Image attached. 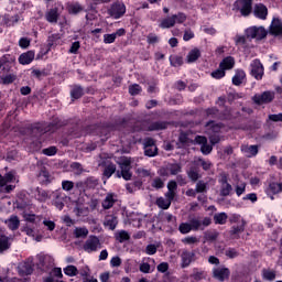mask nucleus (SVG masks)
Returning a JSON list of instances; mask_svg holds the SVG:
<instances>
[{
  "label": "nucleus",
  "instance_id": "nucleus-36",
  "mask_svg": "<svg viewBox=\"0 0 282 282\" xmlns=\"http://www.w3.org/2000/svg\"><path fill=\"white\" fill-rule=\"evenodd\" d=\"M215 224H219L220 226H224L226 221H228V214L227 213H218L214 216Z\"/></svg>",
  "mask_w": 282,
  "mask_h": 282
},
{
  "label": "nucleus",
  "instance_id": "nucleus-6",
  "mask_svg": "<svg viewBox=\"0 0 282 282\" xmlns=\"http://www.w3.org/2000/svg\"><path fill=\"white\" fill-rule=\"evenodd\" d=\"M234 8L238 10L242 17H248L250 12H252V0H237Z\"/></svg>",
  "mask_w": 282,
  "mask_h": 282
},
{
  "label": "nucleus",
  "instance_id": "nucleus-32",
  "mask_svg": "<svg viewBox=\"0 0 282 282\" xmlns=\"http://www.w3.org/2000/svg\"><path fill=\"white\" fill-rule=\"evenodd\" d=\"M268 193H271L272 195H279V193H282V182L276 183L272 182L269 184Z\"/></svg>",
  "mask_w": 282,
  "mask_h": 282
},
{
  "label": "nucleus",
  "instance_id": "nucleus-34",
  "mask_svg": "<svg viewBox=\"0 0 282 282\" xmlns=\"http://www.w3.org/2000/svg\"><path fill=\"white\" fill-rule=\"evenodd\" d=\"M104 226H106V228H109V230H116V226H118V218L113 216H108L104 223Z\"/></svg>",
  "mask_w": 282,
  "mask_h": 282
},
{
  "label": "nucleus",
  "instance_id": "nucleus-8",
  "mask_svg": "<svg viewBox=\"0 0 282 282\" xmlns=\"http://www.w3.org/2000/svg\"><path fill=\"white\" fill-rule=\"evenodd\" d=\"M218 182L220 184L221 197H228V195H230V193H232V185H230V183H228V174L221 173Z\"/></svg>",
  "mask_w": 282,
  "mask_h": 282
},
{
  "label": "nucleus",
  "instance_id": "nucleus-5",
  "mask_svg": "<svg viewBox=\"0 0 282 282\" xmlns=\"http://www.w3.org/2000/svg\"><path fill=\"white\" fill-rule=\"evenodd\" d=\"M100 248H102V243L100 242V238H98V236H89L83 246L85 252L88 253L98 252Z\"/></svg>",
  "mask_w": 282,
  "mask_h": 282
},
{
  "label": "nucleus",
  "instance_id": "nucleus-61",
  "mask_svg": "<svg viewBox=\"0 0 282 282\" xmlns=\"http://www.w3.org/2000/svg\"><path fill=\"white\" fill-rule=\"evenodd\" d=\"M1 80H2L3 85H11V83H14L15 77H14V75H6V76L1 77Z\"/></svg>",
  "mask_w": 282,
  "mask_h": 282
},
{
  "label": "nucleus",
  "instance_id": "nucleus-24",
  "mask_svg": "<svg viewBox=\"0 0 282 282\" xmlns=\"http://www.w3.org/2000/svg\"><path fill=\"white\" fill-rule=\"evenodd\" d=\"M124 272L126 274H131L138 272V262L135 260L128 259L124 262Z\"/></svg>",
  "mask_w": 282,
  "mask_h": 282
},
{
  "label": "nucleus",
  "instance_id": "nucleus-56",
  "mask_svg": "<svg viewBox=\"0 0 282 282\" xmlns=\"http://www.w3.org/2000/svg\"><path fill=\"white\" fill-rule=\"evenodd\" d=\"M110 265L111 268H120V265H122V259H120L118 256L112 257L110 260Z\"/></svg>",
  "mask_w": 282,
  "mask_h": 282
},
{
  "label": "nucleus",
  "instance_id": "nucleus-23",
  "mask_svg": "<svg viewBox=\"0 0 282 282\" xmlns=\"http://www.w3.org/2000/svg\"><path fill=\"white\" fill-rule=\"evenodd\" d=\"M241 151L247 158H254L259 153V148L257 145H242Z\"/></svg>",
  "mask_w": 282,
  "mask_h": 282
},
{
  "label": "nucleus",
  "instance_id": "nucleus-46",
  "mask_svg": "<svg viewBox=\"0 0 282 282\" xmlns=\"http://www.w3.org/2000/svg\"><path fill=\"white\" fill-rule=\"evenodd\" d=\"M39 180L43 184H47V182H50V172H47L45 169L41 170L39 173Z\"/></svg>",
  "mask_w": 282,
  "mask_h": 282
},
{
  "label": "nucleus",
  "instance_id": "nucleus-49",
  "mask_svg": "<svg viewBox=\"0 0 282 282\" xmlns=\"http://www.w3.org/2000/svg\"><path fill=\"white\" fill-rule=\"evenodd\" d=\"M178 230L182 235H188V232L193 230V227L188 223H182L178 227Z\"/></svg>",
  "mask_w": 282,
  "mask_h": 282
},
{
  "label": "nucleus",
  "instance_id": "nucleus-2",
  "mask_svg": "<svg viewBox=\"0 0 282 282\" xmlns=\"http://www.w3.org/2000/svg\"><path fill=\"white\" fill-rule=\"evenodd\" d=\"M186 21V14L184 13H177L173 14L172 17H167L163 20H161L159 28L162 30H169L171 28H174L176 23H184Z\"/></svg>",
  "mask_w": 282,
  "mask_h": 282
},
{
  "label": "nucleus",
  "instance_id": "nucleus-45",
  "mask_svg": "<svg viewBox=\"0 0 282 282\" xmlns=\"http://www.w3.org/2000/svg\"><path fill=\"white\" fill-rule=\"evenodd\" d=\"M116 173V165L113 163L108 164L104 171V176L109 180V177H111V175H113Z\"/></svg>",
  "mask_w": 282,
  "mask_h": 282
},
{
  "label": "nucleus",
  "instance_id": "nucleus-16",
  "mask_svg": "<svg viewBox=\"0 0 282 282\" xmlns=\"http://www.w3.org/2000/svg\"><path fill=\"white\" fill-rule=\"evenodd\" d=\"M253 15L256 19L265 21V19H268V7H265L263 3L256 4L253 8Z\"/></svg>",
  "mask_w": 282,
  "mask_h": 282
},
{
  "label": "nucleus",
  "instance_id": "nucleus-33",
  "mask_svg": "<svg viewBox=\"0 0 282 282\" xmlns=\"http://www.w3.org/2000/svg\"><path fill=\"white\" fill-rule=\"evenodd\" d=\"M246 80V72L243 70H237L235 76L232 77V84L236 86L241 85Z\"/></svg>",
  "mask_w": 282,
  "mask_h": 282
},
{
  "label": "nucleus",
  "instance_id": "nucleus-59",
  "mask_svg": "<svg viewBox=\"0 0 282 282\" xmlns=\"http://www.w3.org/2000/svg\"><path fill=\"white\" fill-rule=\"evenodd\" d=\"M62 188L63 191L69 192L74 189V182L72 181H63L62 182Z\"/></svg>",
  "mask_w": 282,
  "mask_h": 282
},
{
  "label": "nucleus",
  "instance_id": "nucleus-10",
  "mask_svg": "<svg viewBox=\"0 0 282 282\" xmlns=\"http://www.w3.org/2000/svg\"><path fill=\"white\" fill-rule=\"evenodd\" d=\"M250 67H251V76H253L256 80H261L264 74L263 64H261V61L253 59L251 62Z\"/></svg>",
  "mask_w": 282,
  "mask_h": 282
},
{
  "label": "nucleus",
  "instance_id": "nucleus-40",
  "mask_svg": "<svg viewBox=\"0 0 282 282\" xmlns=\"http://www.w3.org/2000/svg\"><path fill=\"white\" fill-rule=\"evenodd\" d=\"M46 21L48 23H56L58 21V11L56 9H52L46 13Z\"/></svg>",
  "mask_w": 282,
  "mask_h": 282
},
{
  "label": "nucleus",
  "instance_id": "nucleus-13",
  "mask_svg": "<svg viewBox=\"0 0 282 282\" xmlns=\"http://www.w3.org/2000/svg\"><path fill=\"white\" fill-rule=\"evenodd\" d=\"M127 12V7L124 3H115L108 10V14L112 17V19H120Z\"/></svg>",
  "mask_w": 282,
  "mask_h": 282
},
{
  "label": "nucleus",
  "instance_id": "nucleus-14",
  "mask_svg": "<svg viewBox=\"0 0 282 282\" xmlns=\"http://www.w3.org/2000/svg\"><path fill=\"white\" fill-rule=\"evenodd\" d=\"M196 144H200V151L203 155H208L213 152V145H208V139L206 137L197 135L194 140Z\"/></svg>",
  "mask_w": 282,
  "mask_h": 282
},
{
  "label": "nucleus",
  "instance_id": "nucleus-11",
  "mask_svg": "<svg viewBox=\"0 0 282 282\" xmlns=\"http://www.w3.org/2000/svg\"><path fill=\"white\" fill-rule=\"evenodd\" d=\"M144 153L148 158H155L158 155V147L155 145V141L151 138H147L143 141Z\"/></svg>",
  "mask_w": 282,
  "mask_h": 282
},
{
  "label": "nucleus",
  "instance_id": "nucleus-57",
  "mask_svg": "<svg viewBox=\"0 0 282 282\" xmlns=\"http://www.w3.org/2000/svg\"><path fill=\"white\" fill-rule=\"evenodd\" d=\"M104 43H106V45H109L111 43H116V34L115 33L105 34L104 35Z\"/></svg>",
  "mask_w": 282,
  "mask_h": 282
},
{
  "label": "nucleus",
  "instance_id": "nucleus-22",
  "mask_svg": "<svg viewBox=\"0 0 282 282\" xmlns=\"http://www.w3.org/2000/svg\"><path fill=\"white\" fill-rule=\"evenodd\" d=\"M34 61V51H28L26 53H23L19 57L20 65H30Z\"/></svg>",
  "mask_w": 282,
  "mask_h": 282
},
{
  "label": "nucleus",
  "instance_id": "nucleus-35",
  "mask_svg": "<svg viewBox=\"0 0 282 282\" xmlns=\"http://www.w3.org/2000/svg\"><path fill=\"white\" fill-rule=\"evenodd\" d=\"M194 162L197 166H202L204 171H210V166H213V163L210 161H206L202 158L195 159Z\"/></svg>",
  "mask_w": 282,
  "mask_h": 282
},
{
  "label": "nucleus",
  "instance_id": "nucleus-28",
  "mask_svg": "<svg viewBox=\"0 0 282 282\" xmlns=\"http://www.w3.org/2000/svg\"><path fill=\"white\" fill-rule=\"evenodd\" d=\"M194 257L195 254L193 252H188V251L183 252L181 256L182 268H188V265H191V263L193 262Z\"/></svg>",
  "mask_w": 282,
  "mask_h": 282
},
{
  "label": "nucleus",
  "instance_id": "nucleus-29",
  "mask_svg": "<svg viewBox=\"0 0 282 282\" xmlns=\"http://www.w3.org/2000/svg\"><path fill=\"white\" fill-rule=\"evenodd\" d=\"M73 235L76 239H85L89 235V229L87 227H76Z\"/></svg>",
  "mask_w": 282,
  "mask_h": 282
},
{
  "label": "nucleus",
  "instance_id": "nucleus-18",
  "mask_svg": "<svg viewBox=\"0 0 282 282\" xmlns=\"http://www.w3.org/2000/svg\"><path fill=\"white\" fill-rule=\"evenodd\" d=\"M214 278L218 281H226L230 276V270L228 268H216L213 271Z\"/></svg>",
  "mask_w": 282,
  "mask_h": 282
},
{
  "label": "nucleus",
  "instance_id": "nucleus-37",
  "mask_svg": "<svg viewBox=\"0 0 282 282\" xmlns=\"http://www.w3.org/2000/svg\"><path fill=\"white\" fill-rule=\"evenodd\" d=\"M115 237L117 241H119L120 243H123V241H129V239H131V236L129 235V232L124 230L117 231Z\"/></svg>",
  "mask_w": 282,
  "mask_h": 282
},
{
  "label": "nucleus",
  "instance_id": "nucleus-26",
  "mask_svg": "<svg viewBox=\"0 0 282 282\" xmlns=\"http://www.w3.org/2000/svg\"><path fill=\"white\" fill-rule=\"evenodd\" d=\"M10 246H12V238L6 235H0V252L8 250Z\"/></svg>",
  "mask_w": 282,
  "mask_h": 282
},
{
  "label": "nucleus",
  "instance_id": "nucleus-20",
  "mask_svg": "<svg viewBox=\"0 0 282 282\" xmlns=\"http://www.w3.org/2000/svg\"><path fill=\"white\" fill-rule=\"evenodd\" d=\"M65 202H67V197L65 194L61 192L55 193V200H54V206L57 210H63L65 208Z\"/></svg>",
  "mask_w": 282,
  "mask_h": 282
},
{
  "label": "nucleus",
  "instance_id": "nucleus-44",
  "mask_svg": "<svg viewBox=\"0 0 282 282\" xmlns=\"http://www.w3.org/2000/svg\"><path fill=\"white\" fill-rule=\"evenodd\" d=\"M170 63L173 67H180L184 63V59L180 55H171Z\"/></svg>",
  "mask_w": 282,
  "mask_h": 282
},
{
  "label": "nucleus",
  "instance_id": "nucleus-17",
  "mask_svg": "<svg viewBox=\"0 0 282 282\" xmlns=\"http://www.w3.org/2000/svg\"><path fill=\"white\" fill-rule=\"evenodd\" d=\"M23 232H25V235H28V237H32V239L34 241H37V242H41L43 241L44 239H47L50 238V236H45L43 234H36V231L34 230V228L30 227V226H25L23 228Z\"/></svg>",
  "mask_w": 282,
  "mask_h": 282
},
{
  "label": "nucleus",
  "instance_id": "nucleus-15",
  "mask_svg": "<svg viewBox=\"0 0 282 282\" xmlns=\"http://www.w3.org/2000/svg\"><path fill=\"white\" fill-rule=\"evenodd\" d=\"M274 100V93L272 91H264L261 95H256L253 97V101L257 105H264L267 102H272Z\"/></svg>",
  "mask_w": 282,
  "mask_h": 282
},
{
  "label": "nucleus",
  "instance_id": "nucleus-31",
  "mask_svg": "<svg viewBox=\"0 0 282 282\" xmlns=\"http://www.w3.org/2000/svg\"><path fill=\"white\" fill-rule=\"evenodd\" d=\"M113 204H116V195L107 194L106 198L102 202V207L106 210H109V208H111L113 206Z\"/></svg>",
  "mask_w": 282,
  "mask_h": 282
},
{
  "label": "nucleus",
  "instance_id": "nucleus-47",
  "mask_svg": "<svg viewBox=\"0 0 282 282\" xmlns=\"http://www.w3.org/2000/svg\"><path fill=\"white\" fill-rule=\"evenodd\" d=\"M69 14H78V12H83V7L78 3H72L68 6Z\"/></svg>",
  "mask_w": 282,
  "mask_h": 282
},
{
  "label": "nucleus",
  "instance_id": "nucleus-55",
  "mask_svg": "<svg viewBox=\"0 0 282 282\" xmlns=\"http://www.w3.org/2000/svg\"><path fill=\"white\" fill-rule=\"evenodd\" d=\"M208 184H206L204 181H198L196 184V193H206Z\"/></svg>",
  "mask_w": 282,
  "mask_h": 282
},
{
  "label": "nucleus",
  "instance_id": "nucleus-27",
  "mask_svg": "<svg viewBox=\"0 0 282 282\" xmlns=\"http://www.w3.org/2000/svg\"><path fill=\"white\" fill-rule=\"evenodd\" d=\"M219 67L225 72L226 69H232V67H235V58H232L231 56L225 57L220 62Z\"/></svg>",
  "mask_w": 282,
  "mask_h": 282
},
{
  "label": "nucleus",
  "instance_id": "nucleus-58",
  "mask_svg": "<svg viewBox=\"0 0 282 282\" xmlns=\"http://www.w3.org/2000/svg\"><path fill=\"white\" fill-rule=\"evenodd\" d=\"M30 43H31V40L28 39V37H21L20 41H19V46L22 48V50H28V47H30Z\"/></svg>",
  "mask_w": 282,
  "mask_h": 282
},
{
  "label": "nucleus",
  "instance_id": "nucleus-4",
  "mask_svg": "<svg viewBox=\"0 0 282 282\" xmlns=\"http://www.w3.org/2000/svg\"><path fill=\"white\" fill-rule=\"evenodd\" d=\"M247 39H254L256 41H263L268 36V30L263 26H250L246 30Z\"/></svg>",
  "mask_w": 282,
  "mask_h": 282
},
{
  "label": "nucleus",
  "instance_id": "nucleus-12",
  "mask_svg": "<svg viewBox=\"0 0 282 282\" xmlns=\"http://www.w3.org/2000/svg\"><path fill=\"white\" fill-rule=\"evenodd\" d=\"M18 272L20 276H30L34 272V262L29 259L26 262H22L18 267Z\"/></svg>",
  "mask_w": 282,
  "mask_h": 282
},
{
  "label": "nucleus",
  "instance_id": "nucleus-54",
  "mask_svg": "<svg viewBox=\"0 0 282 282\" xmlns=\"http://www.w3.org/2000/svg\"><path fill=\"white\" fill-rule=\"evenodd\" d=\"M140 91H142V87H140V85L134 84L129 86V94L131 96H138V94H140Z\"/></svg>",
  "mask_w": 282,
  "mask_h": 282
},
{
  "label": "nucleus",
  "instance_id": "nucleus-21",
  "mask_svg": "<svg viewBox=\"0 0 282 282\" xmlns=\"http://www.w3.org/2000/svg\"><path fill=\"white\" fill-rule=\"evenodd\" d=\"M4 224L8 226L10 230H19V226H21V220L19 219V216H10Z\"/></svg>",
  "mask_w": 282,
  "mask_h": 282
},
{
  "label": "nucleus",
  "instance_id": "nucleus-39",
  "mask_svg": "<svg viewBox=\"0 0 282 282\" xmlns=\"http://www.w3.org/2000/svg\"><path fill=\"white\" fill-rule=\"evenodd\" d=\"M162 129H166V122L152 123L147 130L142 128L143 131H162Z\"/></svg>",
  "mask_w": 282,
  "mask_h": 282
},
{
  "label": "nucleus",
  "instance_id": "nucleus-3",
  "mask_svg": "<svg viewBox=\"0 0 282 282\" xmlns=\"http://www.w3.org/2000/svg\"><path fill=\"white\" fill-rule=\"evenodd\" d=\"M206 133L209 135V141L213 144H217L219 142V131L224 129V127L219 123H215V121H209L206 126Z\"/></svg>",
  "mask_w": 282,
  "mask_h": 282
},
{
  "label": "nucleus",
  "instance_id": "nucleus-25",
  "mask_svg": "<svg viewBox=\"0 0 282 282\" xmlns=\"http://www.w3.org/2000/svg\"><path fill=\"white\" fill-rule=\"evenodd\" d=\"M199 56H202V51H199V48H197V47H194L188 52V54L186 56V62L195 63V61H197L199 58Z\"/></svg>",
  "mask_w": 282,
  "mask_h": 282
},
{
  "label": "nucleus",
  "instance_id": "nucleus-50",
  "mask_svg": "<svg viewBox=\"0 0 282 282\" xmlns=\"http://www.w3.org/2000/svg\"><path fill=\"white\" fill-rule=\"evenodd\" d=\"M43 226H45V228H47L50 232H54V230L56 229V223L47 218H44Z\"/></svg>",
  "mask_w": 282,
  "mask_h": 282
},
{
  "label": "nucleus",
  "instance_id": "nucleus-7",
  "mask_svg": "<svg viewBox=\"0 0 282 282\" xmlns=\"http://www.w3.org/2000/svg\"><path fill=\"white\" fill-rule=\"evenodd\" d=\"M119 166L121 169V175L123 180L129 181L132 177L131 174V159L122 156L119 161Z\"/></svg>",
  "mask_w": 282,
  "mask_h": 282
},
{
  "label": "nucleus",
  "instance_id": "nucleus-30",
  "mask_svg": "<svg viewBox=\"0 0 282 282\" xmlns=\"http://www.w3.org/2000/svg\"><path fill=\"white\" fill-rule=\"evenodd\" d=\"M246 182L238 180L235 184H234V188L236 192L237 197H241V195H243V193H246Z\"/></svg>",
  "mask_w": 282,
  "mask_h": 282
},
{
  "label": "nucleus",
  "instance_id": "nucleus-43",
  "mask_svg": "<svg viewBox=\"0 0 282 282\" xmlns=\"http://www.w3.org/2000/svg\"><path fill=\"white\" fill-rule=\"evenodd\" d=\"M262 279H264V281H274V279H276V272L273 270H263L262 271Z\"/></svg>",
  "mask_w": 282,
  "mask_h": 282
},
{
  "label": "nucleus",
  "instance_id": "nucleus-51",
  "mask_svg": "<svg viewBox=\"0 0 282 282\" xmlns=\"http://www.w3.org/2000/svg\"><path fill=\"white\" fill-rule=\"evenodd\" d=\"M224 76H226V70L221 67L212 73V78H216V80H219V78H224Z\"/></svg>",
  "mask_w": 282,
  "mask_h": 282
},
{
  "label": "nucleus",
  "instance_id": "nucleus-41",
  "mask_svg": "<svg viewBox=\"0 0 282 282\" xmlns=\"http://www.w3.org/2000/svg\"><path fill=\"white\" fill-rule=\"evenodd\" d=\"M64 274L66 276H78V268L76 265H67L64 268Z\"/></svg>",
  "mask_w": 282,
  "mask_h": 282
},
{
  "label": "nucleus",
  "instance_id": "nucleus-48",
  "mask_svg": "<svg viewBox=\"0 0 282 282\" xmlns=\"http://www.w3.org/2000/svg\"><path fill=\"white\" fill-rule=\"evenodd\" d=\"M78 273L83 279H89L91 276V269L88 265H84L79 269Z\"/></svg>",
  "mask_w": 282,
  "mask_h": 282
},
{
  "label": "nucleus",
  "instance_id": "nucleus-42",
  "mask_svg": "<svg viewBox=\"0 0 282 282\" xmlns=\"http://www.w3.org/2000/svg\"><path fill=\"white\" fill-rule=\"evenodd\" d=\"M24 220H26L29 224H39L41 221V216H36L34 214L25 213L23 215Z\"/></svg>",
  "mask_w": 282,
  "mask_h": 282
},
{
  "label": "nucleus",
  "instance_id": "nucleus-62",
  "mask_svg": "<svg viewBox=\"0 0 282 282\" xmlns=\"http://www.w3.org/2000/svg\"><path fill=\"white\" fill-rule=\"evenodd\" d=\"M152 186L153 188H164V181H162V178L160 177L154 178L152 182Z\"/></svg>",
  "mask_w": 282,
  "mask_h": 282
},
{
  "label": "nucleus",
  "instance_id": "nucleus-52",
  "mask_svg": "<svg viewBox=\"0 0 282 282\" xmlns=\"http://www.w3.org/2000/svg\"><path fill=\"white\" fill-rule=\"evenodd\" d=\"M197 242H199V239H197V237L195 236H188L182 239V243H185L187 246H193V243H197Z\"/></svg>",
  "mask_w": 282,
  "mask_h": 282
},
{
  "label": "nucleus",
  "instance_id": "nucleus-63",
  "mask_svg": "<svg viewBox=\"0 0 282 282\" xmlns=\"http://www.w3.org/2000/svg\"><path fill=\"white\" fill-rule=\"evenodd\" d=\"M72 97L75 98V99H78L80 98V96H83V88L80 87H77V88H74L70 93Z\"/></svg>",
  "mask_w": 282,
  "mask_h": 282
},
{
  "label": "nucleus",
  "instance_id": "nucleus-1",
  "mask_svg": "<svg viewBox=\"0 0 282 282\" xmlns=\"http://www.w3.org/2000/svg\"><path fill=\"white\" fill-rule=\"evenodd\" d=\"M12 184H19L17 172H8L4 176L0 174V191L2 193H12V191L17 188V186Z\"/></svg>",
  "mask_w": 282,
  "mask_h": 282
},
{
  "label": "nucleus",
  "instance_id": "nucleus-19",
  "mask_svg": "<svg viewBox=\"0 0 282 282\" xmlns=\"http://www.w3.org/2000/svg\"><path fill=\"white\" fill-rule=\"evenodd\" d=\"M175 195H177V182L170 181L167 183V192L165 193V197L166 199L173 202V199H175Z\"/></svg>",
  "mask_w": 282,
  "mask_h": 282
},
{
  "label": "nucleus",
  "instance_id": "nucleus-38",
  "mask_svg": "<svg viewBox=\"0 0 282 282\" xmlns=\"http://www.w3.org/2000/svg\"><path fill=\"white\" fill-rule=\"evenodd\" d=\"M156 206L163 210H169V208H171V200L164 197H160L156 199Z\"/></svg>",
  "mask_w": 282,
  "mask_h": 282
},
{
  "label": "nucleus",
  "instance_id": "nucleus-60",
  "mask_svg": "<svg viewBox=\"0 0 282 282\" xmlns=\"http://www.w3.org/2000/svg\"><path fill=\"white\" fill-rule=\"evenodd\" d=\"M169 171H170L171 175H177V173H181L182 166H180V164L175 163V164L170 165Z\"/></svg>",
  "mask_w": 282,
  "mask_h": 282
},
{
  "label": "nucleus",
  "instance_id": "nucleus-64",
  "mask_svg": "<svg viewBox=\"0 0 282 282\" xmlns=\"http://www.w3.org/2000/svg\"><path fill=\"white\" fill-rule=\"evenodd\" d=\"M47 197H48L47 192L45 191L37 192L36 199H39V202H46Z\"/></svg>",
  "mask_w": 282,
  "mask_h": 282
},
{
  "label": "nucleus",
  "instance_id": "nucleus-53",
  "mask_svg": "<svg viewBox=\"0 0 282 282\" xmlns=\"http://www.w3.org/2000/svg\"><path fill=\"white\" fill-rule=\"evenodd\" d=\"M217 237H219V234H217V231H209L205 234V242L206 241H216Z\"/></svg>",
  "mask_w": 282,
  "mask_h": 282
},
{
  "label": "nucleus",
  "instance_id": "nucleus-9",
  "mask_svg": "<svg viewBox=\"0 0 282 282\" xmlns=\"http://www.w3.org/2000/svg\"><path fill=\"white\" fill-rule=\"evenodd\" d=\"M269 34L271 36H282V20L274 15L269 26Z\"/></svg>",
  "mask_w": 282,
  "mask_h": 282
}]
</instances>
